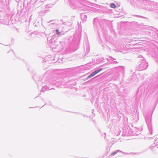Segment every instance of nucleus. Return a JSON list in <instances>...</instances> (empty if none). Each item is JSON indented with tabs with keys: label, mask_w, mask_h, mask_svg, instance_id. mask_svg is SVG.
Returning a JSON list of instances; mask_svg holds the SVG:
<instances>
[{
	"label": "nucleus",
	"mask_w": 158,
	"mask_h": 158,
	"mask_svg": "<svg viewBox=\"0 0 158 158\" xmlns=\"http://www.w3.org/2000/svg\"><path fill=\"white\" fill-rule=\"evenodd\" d=\"M102 69H99V70H97L95 71H94V72L92 73L89 76L88 78H90L92 77H93L94 75H95L97 74L98 73L100 72L101 71H102Z\"/></svg>",
	"instance_id": "obj_1"
},
{
	"label": "nucleus",
	"mask_w": 158,
	"mask_h": 158,
	"mask_svg": "<svg viewBox=\"0 0 158 158\" xmlns=\"http://www.w3.org/2000/svg\"><path fill=\"white\" fill-rule=\"evenodd\" d=\"M110 7L112 8H115L116 7V6L115 4L112 3L110 4Z\"/></svg>",
	"instance_id": "obj_2"
},
{
	"label": "nucleus",
	"mask_w": 158,
	"mask_h": 158,
	"mask_svg": "<svg viewBox=\"0 0 158 158\" xmlns=\"http://www.w3.org/2000/svg\"><path fill=\"white\" fill-rule=\"evenodd\" d=\"M56 31L57 32V33L58 35H60V32H59L58 31V30H56Z\"/></svg>",
	"instance_id": "obj_3"
},
{
	"label": "nucleus",
	"mask_w": 158,
	"mask_h": 158,
	"mask_svg": "<svg viewBox=\"0 0 158 158\" xmlns=\"http://www.w3.org/2000/svg\"><path fill=\"white\" fill-rule=\"evenodd\" d=\"M116 153V152H115H115H113V153H112V155H114V154H115Z\"/></svg>",
	"instance_id": "obj_4"
}]
</instances>
